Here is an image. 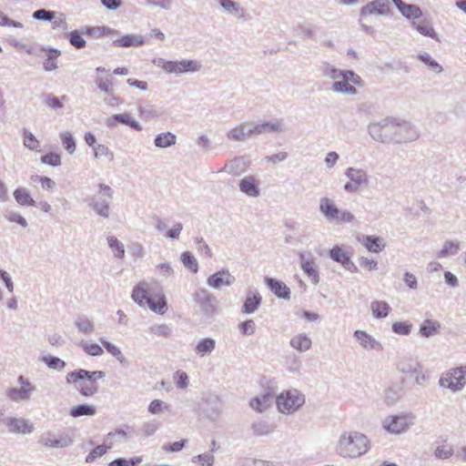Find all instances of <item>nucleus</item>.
<instances>
[{"instance_id":"nucleus-11","label":"nucleus","mask_w":466,"mask_h":466,"mask_svg":"<svg viewBox=\"0 0 466 466\" xmlns=\"http://www.w3.org/2000/svg\"><path fill=\"white\" fill-rule=\"evenodd\" d=\"M342 75L332 84L330 89L338 94L357 95L358 91L354 86H363L361 77L352 70H345Z\"/></svg>"},{"instance_id":"nucleus-19","label":"nucleus","mask_w":466,"mask_h":466,"mask_svg":"<svg viewBox=\"0 0 466 466\" xmlns=\"http://www.w3.org/2000/svg\"><path fill=\"white\" fill-rule=\"evenodd\" d=\"M249 166L250 162L245 157H235L228 160L219 172L239 177L248 169Z\"/></svg>"},{"instance_id":"nucleus-29","label":"nucleus","mask_w":466,"mask_h":466,"mask_svg":"<svg viewBox=\"0 0 466 466\" xmlns=\"http://www.w3.org/2000/svg\"><path fill=\"white\" fill-rule=\"evenodd\" d=\"M265 283L277 297L284 299L290 298V289L284 282L267 277Z\"/></svg>"},{"instance_id":"nucleus-38","label":"nucleus","mask_w":466,"mask_h":466,"mask_svg":"<svg viewBox=\"0 0 466 466\" xmlns=\"http://www.w3.org/2000/svg\"><path fill=\"white\" fill-rule=\"evenodd\" d=\"M290 346L299 350V352H305L311 348V339L305 333L298 334L291 338L289 341Z\"/></svg>"},{"instance_id":"nucleus-3","label":"nucleus","mask_w":466,"mask_h":466,"mask_svg":"<svg viewBox=\"0 0 466 466\" xmlns=\"http://www.w3.org/2000/svg\"><path fill=\"white\" fill-rule=\"evenodd\" d=\"M106 376L102 370L89 371L79 369L71 371L66 375V383H72L75 388L83 396L89 397L98 391L97 380H101Z\"/></svg>"},{"instance_id":"nucleus-48","label":"nucleus","mask_w":466,"mask_h":466,"mask_svg":"<svg viewBox=\"0 0 466 466\" xmlns=\"http://www.w3.org/2000/svg\"><path fill=\"white\" fill-rule=\"evenodd\" d=\"M107 244L110 249L112 250L114 257L116 258H123L125 257V247L123 243H121L116 237L108 236L107 237Z\"/></svg>"},{"instance_id":"nucleus-2","label":"nucleus","mask_w":466,"mask_h":466,"mask_svg":"<svg viewBox=\"0 0 466 466\" xmlns=\"http://www.w3.org/2000/svg\"><path fill=\"white\" fill-rule=\"evenodd\" d=\"M370 449V439L358 431H342L334 446L337 456L344 460H355L365 455Z\"/></svg>"},{"instance_id":"nucleus-40","label":"nucleus","mask_w":466,"mask_h":466,"mask_svg":"<svg viewBox=\"0 0 466 466\" xmlns=\"http://www.w3.org/2000/svg\"><path fill=\"white\" fill-rule=\"evenodd\" d=\"M370 310L373 318L384 319L391 310V308L386 301L375 300L370 304Z\"/></svg>"},{"instance_id":"nucleus-51","label":"nucleus","mask_w":466,"mask_h":466,"mask_svg":"<svg viewBox=\"0 0 466 466\" xmlns=\"http://www.w3.org/2000/svg\"><path fill=\"white\" fill-rule=\"evenodd\" d=\"M99 341L106 350V351L110 353L113 357H115L120 363H123L125 361V357L117 346L114 345L113 343L103 338H101Z\"/></svg>"},{"instance_id":"nucleus-41","label":"nucleus","mask_w":466,"mask_h":466,"mask_svg":"<svg viewBox=\"0 0 466 466\" xmlns=\"http://www.w3.org/2000/svg\"><path fill=\"white\" fill-rule=\"evenodd\" d=\"M96 410L94 405L91 404H79L71 408L69 414L74 418L81 416H94Z\"/></svg>"},{"instance_id":"nucleus-63","label":"nucleus","mask_w":466,"mask_h":466,"mask_svg":"<svg viewBox=\"0 0 466 466\" xmlns=\"http://www.w3.org/2000/svg\"><path fill=\"white\" fill-rule=\"evenodd\" d=\"M143 461L141 456L134 457L129 460L125 458H117L111 462H109L108 466H137Z\"/></svg>"},{"instance_id":"nucleus-23","label":"nucleus","mask_w":466,"mask_h":466,"mask_svg":"<svg viewBox=\"0 0 466 466\" xmlns=\"http://www.w3.org/2000/svg\"><path fill=\"white\" fill-rule=\"evenodd\" d=\"M353 337L360 343V345L366 350L381 351L383 350L382 344L377 340L373 336L368 332L357 329L353 333Z\"/></svg>"},{"instance_id":"nucleus-37","label":"nucleus","mask_w":466,"mask_h":466,"mask_svg":"<svg viewBox=\"0 0 466 466\" xmlns=\"http://www.w3.org/2000/svg\"><path fill=\"white\" fill-rule=\"evenodd\" d=\"M361 244L370 252L378 253L385 248L383 239L375 236H362Z\"/></svg>"},{"instance_id":"nucleus-5","label":"nucleus","mask_w":466,"mask_h":466,"mask_svg":"<svg viewBox=\"0 0 466 466\" xmlns=\"http://www.w3.org/2000/svg\"><path fill=\"white\" fill-rule=\"evenodd\" d=\"M319 208L327 221L336 225L352 223L355 220L353 213L348 209L339 208L334 200L328 197L319 199Z\"/></svg>"},{"instance_id":"nucleus-53","label":"nucleus","mask_w":466,"mask_h":466,"mask_svg":"<svg viewBox=\"0 0 466 466\" xmlns=\"http://www.w3.org/2000/svg\"><path fill=\"white\" fill-rule=\"evenodd\" d=\"M95 83L98 89L105 94H109L114 91V83H113V77L107 76V77H101L97 76L95 79Z\"/></svg>"},{"instance_id":"nucleus-60","label":"nucleus","mask_w":466,"mask_h":466,"mask_svg":"<svg viewBox=\"0 0 466 466\" xmlns=\"http://www.w3.org/2000/svg\"><path fill=\"white\" fill-rule=\"evenodd\" d=\"M391 329L396 334L407 336L411 332L412 324L409 321H397L392 324Z\"/></svg>"},{"instance_id":"nucleus-16","label":"nucleus","mask_w":466,"mask_h":466,"mask_svg":"<svg viewBox=\"0 0 466 466\" xmlns=\"http://www.w3.org/2000/svg\"><path fill=\"white\" fill-rule=\"evenodd\" d=\"M20 388H11L6 391V396L13 401H27L31 399L35 387L24 376L17 378Z\"/></svg>"},{"instance_id":"nucleus-25","label":"nucleus","mask_w":466,"mask_h":466,"mask_svg":"<svg viewBox=\"0 0 466 466\" xmlns=\"http://www.w3.org/2000/svg\"><path fill=\"white\" fill-rule=\"evenodd\" d=\"M299 261L304 273L310 279L313 284L319 282V275L316 269L313 257L310 253H299Z\"/></svg>"},{"instance_id":"nucleus-36","label":"nucleus","mask_w":466,"mask_h":466,"mask_svg":"<svg viewBox=\"0 0 466 466\" xmlns=\"http://www.w3.org/2000/svg\"><path fill=\"white\" fill-rule=\"evenodd\" d=\"M177 143V136L169 131L159 133L154 139V146L157 148L171 147Z\"/></svg>"},{"instance_id":"nucleus-26","label":"nucleus","mask_w":466,"mask_h":466,"mask_svg":"<svg viewBox=\"0 0 466 466\" xmlns=\"http://www.w3.org/2000/svg\"><path fill=\"white\" fill-rule=\"evenodd\" d=\"M118 123L128 126L136 131L142 130L140 123L134 119L129 114H116L106 120L107 127H116Z\"/></svg>"},{"instance_id":"nucleus-62","label":"nucleus","mask_w":466,"mask_h":466,"mask_svg":"<svg viewBox=\"0 0 466 466\" xmlns=\"http://www.w3.org/2000/svg\"><path fill=\"white\" fill-rule=\"evenodd\" d=\"M329 255L334 261L341 265L350 258V256L339 246L333 247L329 251Z\"/></svg>"},{"instance_id":"nucleus-28","label":"nucleus","mask_w":466,"mask_h":466,"mask_svg":"<svg viewBox=\"0 0 466 466\" xmlns=\"http://www.w3.org/2000/svg\"><path fill=\"white\" fill-rule=\"evenodd\" d=\"M112 42L115 47H137L145 44V38L140 35L128 34L119 36Z\"/></svg>"},{"instance_id":"nucleus-44","label":"nucleus","mask_w":466,"mask_h":466,"mask_svg":"<svg viewBox=\"0 0 466 466\" xmlns=\"http://www.w3.org/2000/svg\"><path fill=\"white\" fill-rule=\"evenodd\" d=\"M320 71L325 77L335 82L337 79H339L340 76H343L342 74L345 70L339 69L329 63L323 62L320 66Z\"/></svg>"},{"instance_id":"nucleus-22","label":"nucleus","mask_w":466,"mask_h":466,"mask_svg":"<svg viewBox=\"0 0 466 466\" xmlns=\"http://www.w3.org/2000/svg\"><path fill=\"white\" fill-rule=\"evenodd\" d=\"M390 3L388 0H372L360 8L361 16L368 15H388L390 13Z\"/></svg>"},{"instance_id":"nucleus-57","label":"nucleus","mask_w":466,"mask_h":466,"mask_svg":"<svg viewBox=\"0 0 466 466\" xmlns=\"http://www.w3.org/2000/svg\"><path fill=\"white\" fill-rule=\"evenodd\" d=\"M420 364L413 360H404L398 363V370L402 373H414Z\"/></svg>"},{"instance_id":"nucleus-42","label":"nucleus","mask_w":466,"mask_h":466,"mask_svg":"<svg viewBox=\"0 0 466 466\" xmlns=\"http://www.w3.org/2000/svg\"><path fill=\"white\" fill-rule=\"evenodd\" d=\"M75 325L78 331L85 335H90L95 331L94 322L86 316H78L75 320Z\"/></svg>"},{"instance_id":"nucleus-31","label":"nucleus","mask_w":466,"mask_h":466,"mask_svg":"<svg viewBox=\"0 0 466 466\" xmlns=\"http://www.w3.org/2000/svg\"><path fill=\"white\" fill-rule=\"evenodd\" d=\"M262 298L256 290H248L247 298L242 306V312L246 314L254 313L261 304Z\"/></svg>"},{"instance_id":"nucleus-54","label":"nucleus","mask_w":466,"mask_h":466,"mask_svg":"<svg viewBox=\"0 0 466 466\" xmlns=\"http://www.w3.org/2000/svg\"><path fill=\"white\" fill-rule=\"evenodd\" d=\"M191 461L198 466H213L215 457L209 452H205L192 457Z\"/></svg>"},{"instance_id":"nucleus-58","label":"nucleus","mask_w":466,"mask_h":466,"mask_svg":"<svg viewBox=\"0 0 466 466\" xmlns=\"http://www.w3.org/2000/svg\"><path fill=\"white\" fill-rule=\"evenodd\" d=\"M110 449V446H106L105 444L97 445L96 448H94L86 457V463H92L96 459L102 457L104 454L106 453L107 450Z\"/></svg>"},{"instance_id":"nucleus-61","label":"nucleus","mask_w":466,"mask_h":466,"mask_svg":"<svg viewBox=\"0 0 466 466\" xmlns=\"http://www.w3.org/2000/svg\"><path fill=\"white\" fill-rule=\"evenodd\" d=\"M5 219L11 223H16L23 228H26L28 223L26 219L22 217L18 212L13 210H6L4 214Z\"/></svg>"},{"instance_id":"nucleus-64","label":"nucleus","mask_w":466,"mask_h":466,"mask_svg":"<svg viewBox=\"0 0 466 466\" xmlns=\"http://www.w3.org/2000/svg\"><path fill=\"white\" fill-rule=\"evenodd\" d=\"M81 347L84 351L93 357L101 356L104 353V350L100 345L97 343H87L85 341L81 342Z\"/></svg>"},{"instance_id":"nucleus-10","label":"nucleus","mask_w":466,"mask_h":466,"mask_svg":"<svg viewBox=\"0 0 466 466\" xmlns=\"http://www.w3.org/2000/svg\"><path fill=\"white\" fill-rule=\"evenodd\" d=\"M38 442L46 449H66L73 445L75 439L67 431H47L39 436Z\"/></svg>"},{"instance_id":"nucleus-30","label":"nucleus","mask_w":466,"mask_h":466,"mask_svg":"<svg viewBox=\"0 0 466 466\" xmlns=\"http://www.w3.org/2000/svg\"><path fill=\"white\" fill-rule=\"evenodd\" d=\"M83 34L92 38H100L106 35H120L116 29L110 28L106 25L102 26H85L83 27Z\"/></svg>"},{"instance_id":"nucleus-45","label":"nucleus","mask_w":466,"mask_h":466,"mask_svg":"<svg viewBox=\"0 0 466 466\" xmlns=\"http://www.w3.org/2000/svg\"><path fill=\"white\" fill-rule=\"evenodd\" d=\"M411 26L415 28L420 35L439 40L437 33L428 22L421 21L418 23L413 21L411 23Z\"/></svg>"},{"instance_id":"nucleus-33","label":"nucleus","mask_w":466,"mask_h":466,"mask_svg":"<svg viewBox=\"0 0 466 466\" xmlns=\"http://www.w3.org/2000/svg\"><path fill=\"white\" fill-rule=\"evenodd\" d=\"M216 348V340L212 338L199 339L194 349L195 353L199 357H205L212 353Z\"/></svg>"},{"instance_id":"nucleus-14","label":"nucleus","mask_w":466,"mask_h":466,"mask_svg":"<svg viewBox=\"0 0 466 466\" xmlns=\"http://www.w3.org/2000/svg\"><path fill=\"white\" fill-rule=\"evenodd\" d=\"M344 175L349 178L343 187L348 193H358L361 187H365L369 184V175L362 168L350 167L346 168Z\"/></svg>"},{"instance_id":"nucleus-50","label":"nucleus","mask_w":466,"mask_h":466,"mask_svg":"<svg viewBox=\"0 0 466 466\" xmlns=\"http://www.w3.org/2000/svg\"><path fill=\"white\" fill-rule=\"evenodd\" d=\"M66 96H62L61 97H57L52 94H46L43 96L44 103L55 110L61 109L64 106L63 101H66Z\"/></svg>"},{"instance_id":"nucleus-47","label":"nucleus","mask_w":466,"mask_h":466,"mask_svg":"<svg viewBox=\"0 0 466 466\" xmlns=\"http://www.w3.org/2000/svg\"><path fill=\"white\" fill-rule=\"evenodd\" d=\"M83 28L81 31L73 30L67 35V40L69 44L76 49H82L86 47V41L84 39Z\"/></svg>"},{"instance_id":"nucleus-43","label":"nucleus","mask_w":466,"mask_h":466,"mask_svg":"<svg viewBox=\"0 0 466 466\" xmlns=\"http://www.w3.org/2000/svg\"><path fill=\"white\" fill-rule=\"evenodd\" d=\"M417 57L432 72L436 74H441L443 72V67L434 58H432L430 54L422 52L420 53Z\"/></svg>"},{"instance_id":"nucleus-13","label":"nucleus","mask_w":466,"mask_h":466,"mask_svg":"<svg viewBox=\"0 0 466 466\" xmlns=\"http://www.w3.org/2000/svg\"><path fill=\"white\" fill-rule=\"evenodd\" d=\"M415 422V417L411 413H401L389 416L384 419L383 428L392 434L406 432Z\"/></svg>"},{"instance_id":"nucleus-6","label":"nucleus","mask_w":466,"mask_h":466,"mask_svg":"<svg viewBox=\"0 0 466 466\" xmlns=\"http://www.w3.org/2000/svg\"><path fill=\"white\" fill-rule=\"evenodd\" d=\"M97 187L100 197H93L86 200V202L97 216L108 218L110 217V203L114 198V190L104 183H99Z\"/></svg>"},{"instance_id":"nucleus-35","label":"nucleus","mask_w":466,"mask_h":466,"mask_svg":"<svg viewBox=\"0 0 466 466\" xmlns=\"http://www.w3.org/2000/svg\"><path fill=\"white\" fill-rule=\"evenodd\" d=\"M220 6L228 15H234L238 19L245 16V9L240 6V4L232 0H218Z\"/></svg>"},{"instance_id":"nucleus-49","label":"nucleus","mask_w":466,"mask_h":466,"mask_svg":"<svg viewBox=\"0 0 466 466\" xmlns=\"http://www.w3.org/2000/svg\"><path fill=\"white\" fill-rule=\"evenodd\" d=\"M63 147L67 151L68 154L72 155L75 153L76 145L73 135L68 132H62L59 134Z\"/></svg>"},{"instance_id":"nucleus-34","label":"nucleus","mask_w":466,"mask_h":466,"mask_svg":"<svg viewBox=\"0 0 466 466\" xmlns=\"http://www.w3.org/2000/svg\"><path fill=\"white\" fill-rule=\"evenodd\" d=\"M250 430L252 431V434L256 437H265L270 435L274 430L275 427L273 424L266 421V420H257L254 421L251 426Z\"/></svg>"},{"instance_id":"nucleus-7","label":"nucleus","mask_w":466,"mask_h":466,"mask_svg":"<svg viewBox=\"0 0 466 466\" xmlns=\"http://www.w3.org/2000/svg\"><path fill=\"white\" fill-rule=\"evenodd\" d=\"M396 119L385 117L379 121H373L368 126V133L371 138L382 144H392Z\"/></svg>"},{"instance_id":"nucleus-15","label":"nucleus","mask_w":466,"mask_h":466,"mask_svg":"<svg viewBox=\"0 0 466 466\" xmlns=\"http://www.w3.org/2000/svg\"><path fill=\"white\" fill-rule=\"evenodd\" d=\"M420 134L417 127L410 122L396 119L392 144L409 143L416 140Z\"/></svg>"},{"instance_id":"nucleus-21","label":"nucleus","mask_w":466,"mask_h":466,"mask_svg":"<svg viewBox=\"0 0 466 466\" xmlns=\"http://www.w3.org/2000/svg\"><path fill=\"white\" fill-rule=\"evenodd\" d=\"M4 424L12 433L27 434L34 431V424L24 418L8 417L3 420Z\"/></svg>"},{"instance_id":"nucleus-20","label":"nucleus","mask_w":466,"mask_h":466,"mask_svg":"<svg viewBox=\"0 0 466 466\" xmlns=\"http://www.w3.org/2000/svg\"><path fill=\"white\" fill-rule=\"evenodd\" d=\"M238 186L240 192L249 198H258L260 196V180L256 176H245L238 181Z\"/></svg>"},{"instance_id":"nucleus-27","label":"nucleus","mask_w":466,"mask_h":466,"mask_svg":"<svg viewBox=\"0 0 466 466\" xmlns=\"http://www.w3.org/2000/svg\"><path fill=\"white\" fill-rule=\"evenodd\" d=\"M251 136L252 134L249 122L240 123L235 127L229 129L226 134V137L229 141L238 142H244L248 140Z\"/></svg>"},{"instance_id":"nucleus-32","label":"nucleus","mask_w":466,"mask_h":466,"mask_svg":"<svg viewBox=\"0 0 466 466\" xmlns=\"http://www.w3.org/2000/svg\"><path fill=\"white\" fill-rule=\"evenodd\" d=\"M441 328V323L438 320L426 319L420 326L419 334L423 338H431L439 334Z\"/></svg>"},{"instance_id":"nucleus-4","label":"nucleus","mask_w":466,"mask_h":466,"mask_svg":"<svg viewBox=\"0 0 466 466\" xmlns=\"http://www.w3.org/2000/svg\"><path fill=\"white\" fill-rule=\"evenodd\" d=\"M192 299L198 308V313L205 319H212L219 313L218 299L207 289H197L192 294Z\"/></svg>"},{"instance_id":"nucleus-8","label":"nucleus","mask_w":466,"mask_h":466,"mask_svg":"<svg viewBox=\"0 0 466 466\" xmlns=\"http://www.w3.org/2000/svg\"><path fill=\"white\" fill-rule=\"evenodd\" d=\"M279 412L291 414L299 410L305 403V395L296 389L288 390L276 397Z\"/></svg>"},{"instance_id":"nucleus-17","label":"nucleus","mask_w":466,"mask_h":466,"mask_svg":"<svg viewBox=\"0 0 466 466\" xmlns=\"http://www.w3.org/2000/svg\"><path fill=\"white\" fill-rule=\"evenodd\" d=\"M252 136H259L268 133H282L285 130L283 119L272 121L249 122Z\"/></svg>"},{"instance_id":"nucleus-46","label":"nucleus","mask_w":466,"mask_h":466,"mask_svg":"<svg viewBox=\"0 0 466 466\" xmlns=\"http://www.w3.org/2000/svg\"><path fill=\"white\" fill-rule=\"evenodd\" d=\"M398 11L407 19H417L422 15L420 8L412 4L405 3Z\"/></svg>"},{"instance_id":"nucleus-12","label":"nucleus","mask_w":466,"mask_h":466,"mask_svg":"<svg viewBox=\"0 0 466 466\" xmlns=\"http://www.w3.org/2000/svg\"><path fill=\"white\" fill-rule=\"evenodd\" d=\"M466 365L456 367L442 373L439 380V385L443 389H449L452 392L461 390L466 385Z\"/></svg>"},{"instance_id":"nucleus-1","label":"nucleus","mask_w":466,"mask_h":466,"mask_svg":"<svg viewBox=\"0 0 466 466\" xmlns=\"http://www.w3.org/2000/svg\"><path fill=\"white\" fill-rule=\"evenodd\" d=\"M131 297L140 307H147L157 314L163 315L167 309L166 296L156 280L139 281L134 287Z\"/></svg>"},{"instance_id":"nucleus-56","label":"nucleus","mask_w":466,"mask_h":466,"mask_svg":"<svg viewBox=\"0 0 466 466\" xmlns=\"http://www.w3.org/2000/svg\"><path fill=\"white\" fill-rule=\"evenodd\" d=\"M459 250V243L447 240L444 242L441 249L438 253L439 258H447L457 254Z\"/></svg>"},{"instance_id":"nucleus-59","label":"nucleus","mask_w":466,"mask_h":466,"mask_svg":"<svg viewBox=\"0 0 466 466\" xmlns=\"http://www.w3.org/2000/svg\"><path fill=\"white\" fill-rule=\"evenodd\" d=\"M149 333L157 337L168 338L171 336L172 330L167 324H157L149 328Z\"/></svg>"},{"instance_id":"nucleus-55","label":"nucleus","mask_w":466,"mask_h":466,"mask_svg":"<svg viewBox=\"0 0 466 466\" xmlns=\"http://www.w3.org/2000/svg\"><path fill=\"white\" fill-rule=\"evenodd\" d=\"M47 58L44 62V68L46 71H53L57 68L56 57L60 56V51L56 48H50Z\"/></svg>"},{"instance_id":"nucleus-18","label":"nucleus","mask_w":466,"mask_h":466,"mask_svg":"<svg viewBox=\"0 0 466 466\" xmlns=\"http://www.w3.org/2000/svg\"><path fill=\"white\" fill-rule=\"evenodd\" d=\"M235 277L227 268H222L207 279V285L213 289L229 287L235 282Z\"/></svg>"},{"instance_id":"nucleus-39","label":"nucleus","mask_w":466,"mask_h":466,"mask_svg":"<svg viewBox=\"0 0 466 466\" xmlns=\"http://www.w3.org/2000/svg\"><path fill=\"white\" fill-rule=\"evenodd\" d=\"M14 198L18 205L23 207H35L36 202L30 196L28 190L25 187H18L14 191Z\"/></svg>"},{"instance_id":"nucleus-9","label":"nucleus","mask_w":466,"mask_h":466,"mask_svg":"<svg viewBox=\"0 0 466 466\" xmlns=\"http://www.w3.org/2000/svg\"><path fill=\"white\" fill-rule=\"evenodd\" d=\"M153 64L168 74L176 75L195 73L201 69L200 63L196 60L167 61L164 58H155Z\"/></svg>"},{"instance_id":"nucleus-52","label":"nucleus","mask_w":466,"mask_h":466,"mask_svg":"<svg viewBox=\"0 0 466 466\" xmlns=\"http://www.w3.org/2000/svg\"><path fill=\"white\" fill-rule=\"evenodd\" d=\"M180 259L187 269H189L193 273H197L198 270V263L196 258L189 252L185 251L181 254Z\"/></svg>"},{"instance_id":"nucleus-24","label":"nucleus","mask_w":466,"mask_h":466,"mask_svg":"<svg viewBox=\"0 0 466 466\" xmlns=\"http://www.w3.org/2000/svg\"><path fill=\"white\" fill-rule=\"evenodd\" d=\"M274 399V393L269 389H268L259 395L252 398L249 401V406L254 410L262 413L271 406Z\"/></svg>"}]
</instances>
